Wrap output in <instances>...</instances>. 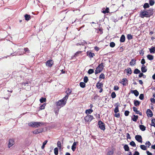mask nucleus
I'll return each mask as SVG.
<instances>
[{"mask_svg":"<svg viewBox=\"0 0 155 155\" xmlns=\"http://www.w3.org/2000/svg\"><path fill=\"white\" fill-rule=\"evenodd\" d=\"M129 112L128 111L126 110L125 111L124 114L126 116H127L129 115Z\"/></svg>","mask_w":155,"mask_h":155,"instance_id":"nucleus-55","label":"nucleus"},{"mask_svg":"<svg viewBox=\"0 0 155 155\" xmlns=\"http://www.w3.org/2000/svg\"><path fill=\"white\" fill-rule=\"evenodd\" d=\"M150 100L152 103H154L155 102V100L154 98H151Z\"/></svg>","mask_w":155,"mask_h":155,"instance_id":"nucleus-60","label":"nucleus"},{"mask_svg":"<svg viewBox=\"0 0 155 155\" xmlns=\"http://www.w3.org/2000/svg\"><path fill=\"white\" fill-rule=\"evenodd\" d=\"M139 127L140 129L143 131H144L146 129V127L143 125H140Z\"/></svg>","mask_w":155,"mask_h":155,"instance_id":"nucleus-23","label":"nucleus"},{"mask_svg":"<svg viewBox=\"0 0 155 155\" xmlns=\"http://www.w3.org/2000/svg\"><path fill=\"white\" fill-rule=\"evenodd\" d=\"M41 132V131L38 129H36L33 131L34 134H37Z\"/></svg>","mask_w":155,"mask_h":155,"instance_id":"nucleus-31","label":"nucleus"},{"mask_svg":"<svg viewBox=\"0 0 155 155\" xmlns=\"http://www.w3.org/2000/svg\"><path fill=\"white\" fill-rule=\"evenodd\" d=\"M151 121V125L155 127V119H153Z\"/></svg>","mask_w":155,"mask_h":155,"instance_id":"nucleus-39","label":"nucleus"},{"mask_svg":"<svg viewBox=\"0 0 155 155\" xmlns=\"http://www.w3.org/2000/svg\"><path fill=\"white\" fill-rule=\"evenodd\" d=\"M53 64V61L51 60H49L47 61L46 63V65L47 66L51 67Z\"/></svg>","mask_w":155,"mask_h":155,"instance_id":"nucleus-9","label":"nucleus"},{"mask_svg":"<svg viewBox=\"0 0 155 155\" xmlns=\"http://www.w3.org/2000/svg\"><path fill=\"white\" fill-rule=\"evenodd\" d=\"M54 153L55 155H57L58 154V148L56 147L54 149Z\"/></svg>","mask_w":155,"mask_h":155,"instance_id":"nucleus-29","label":"nucleus"},{"mask_svg":"<svg viewBox=\"0 0 155 155\" xmlns=\"http://www.w3.org/2000/svg\"><path fill=\"white\" fill-rule=\"evenodd\" d=\"M140 102L137 100H135L134 101V104L135 106H137L140 104Z\"/></svg>","mask_w":155,"mask_h":155,"instance_id":"nucleus-25","label":"nucleus"},{"mask_svg":"<svg viewBox=\"0 0 155 155\" xmlns=\"http://www.w3.org/2000/svg\"><path fill=\"white\" fill-rule=\"evenodd\" d=\"M111 96L113 98L115 97H116L115 93L114 92H112L111 94Z\"/></svg>","mask_w":155,"mask_h":155,"instance_id":"nucleus-44","label":"nucleus"},{"mask_svg":"<svg viewBox=\"0 0 155 155\" xmlns=\"http://www.w3.org/2000/svg\"><path fill=\"white\" fill-rule=\"evenodd\" d=\"M147 153L148 155H152V154L148 151H147Z\"/></svg>","mask_w":155,"mask_h":155,"instance_id":"nucleus-63","label":"nucleus"},{"mask_svg":"<svg viewBox=\"0 0 155 155\" xmlns=\"http://www.w3.org/2000/svg\"><path fill=\"white\" fill-rule=\"evenodd\" d=\"M104 68V65L103 63H101L97 67L95 71V73L96 74L101 72Z\"/></svg>","mask_w":155,"mask_h":155,"instance_id":"nucleus-4","label":"nucleus"},{"mask_svg":"<svg viewBox=\"0 0 155 155\" xmlns=\"http://www.w3.org/2000/svg\"><path fill=\"white\" fill-rule=\"evenodd\" d=\"M14 144V141L13 139H11L9 140L8 146L9 147H12Z\"/></svg>","mask_w":155,"mask_h":155,"instance_id":"nucleus-12","label":"nucleus"},{"mask_svg":"<svg viewBox=\"0 0 155 155\" xmlns=\"http://www.w3.org/2000/svg\"><path fill=\"white\" fill-rule=\"evenodd\" d=\"M25 19L26 20L28 21L29 20L30 18V15H28V14H26L25 15Z\"/></svg>","mask_w":155,"mask_h":155,"instance_id":"nucleus-28","label":"nucleus"},{"mask_svg":"<svg viewBox=\"0 0 155 155\" xmlns=\"http://www.w3.org/2000/svg\"><path fill=\"white\" fill-rule=\"evenodd\" d=\"M82 51H78L75 54V55L74 56H79V54H81Z\"/></svg>","mask_w":155,"mask_h":155,"instance_id":"nucleus-47","label":"nucleus"},{"mask_svg":"<svg viewBox=\"0 0 155 155\" xmlns=\"http://www.w3.org/2000/svg\"><path fill=\"white\" fill-rule=\"evenodd\" d=\"M98 125L99 128L102 130H104L105 129V126L104 124L101 120H99L98 122Z\"/></svg>","mask_w":155,"mask_h":155,"instance_id":"nucleus-5","label":"nucleus"},{"mask_svg":"<svg viewBox=\"0 0 155 155\" xmlns=\"http://www.w3.org/2000/svg\"><path fill=\"white\" fill-rule=\"evenodd\" d=\"M134 117L132 118V120L134 121H136L138 118V116H136L134 115Z\"/></svg>","mask_w":155,"mask_h":155,"instance_id":"nucleus-32","label":"nucleus"},{"mask_svg":"<svg viewBox=\"0 0 155 155\" xmlns=\"http://www.w3.org/2000/svg\"><path fill=\"white\" fill-rule=\"evenodd\" d=\"M57 145H58V147L60 148H61V142L60 141H58V143H57Z\"/></svg>","mask_w":155,"mask_h":155,"instance_id":"nucleus-52","label":"nucleus"},{"mask_svg":"<svg viewBox=\"0 0 155 155\" xmlns=\"http://www.w3.org/2000/svg\"><path fill=\"white\" fill-rule=\"evenodd\" d=\"M99 78H102L103 79H104L105 78L104 75L103 74H101L99 76Z\"/></svg>","mask_w":155,"mask_h":155,"instance_id":"nucleus-51","label":"nucleus"},{"mask_svg":"<svg viewBox=\"0 0 155 155\" xmlns=\"http://www.w3.org/2000/svg\"><path fill=\"white\" fill-rule=\"evenodd\" d=\"M93 111V110L92 109H90L86 110L85 111V113L87 114H91Z\"/></svg>","mask_w":155,"mask_h":155,"instance_id":"nucleus-22","label":"nucleus"},{"mask_svg":"<svg viewBox=\"0 0 155 155\" xmlns=\"http://www.w3.org/2000/svg\"><path fill=\"white\" fill-rule=\"evenodd\" d=\"M132 93H134L136 96H137L139 94L137 90L133 91Z\"/></svg>","mask_w":155,"mask_h":155,"instance_id":"nucleus-27","label":"nucleus"},{"mask_svg":"<svg viewBox=\"0 0 155 155\" xmlns=\"http://www.w3.org/2000/svg\"><path fill=\"white\" fill-rule=\"evenodd\" d=\"M46 101V99L45 98L43 97H41L40 100V101L41 103H43L44 102H45Z\"/></svg>","mask_w":155,"mask_h":155,"instance_id":"nucleus-38","label":"nucleus"},{"mask_svg":"<svg viewBox=\"0 0 155 155\" xmlns=\"http://www.w3.org/2000/svg\"><path fill=\"white\" fill-rule=\"evenodd\" d=\"M94 72V71L93 69H90L88 71V73L89 74H91L93 73Z\"/></svg>","mask_w":155,"mask_h":155,"instance_id":"nucleus-43","label":"nucleus"},{"mask_svg":"<svg viewBox=\"0 0 155 155\" xmlns=\"http://www.w3.org/2000/svg\"><path fill=\"white\" fill-rule=\"evenodd\" d=\"M136 63V60L134 59H132L130 63V64L132 66H134L135 65Z\"/></svg>","mask_w":155,"mask_h":155,"instance_id":"nucleus-14","label":"nucleus"},{"mask_svg":"<svg viewBox=\"0 0 155 155\" xmlns=\"http://www.w3.org/2000/svg\"><path fill=\"white\" fill-rule=\"evenodd\" d=\"M139 153L138 151H135L133 155H139Z\"/></svg>","mask_w":155,"mask_h":155,"instance_id":"nucleus-64","label":"nucleus"},{"mask_svg":"<svg viewBox=\"0 0 155 155\" xmlns=\"http://www.w3.org/2000/svg\"><path fill=\"white\" fill-rule=\"evenodd\" d=\"M126 135H127V138H128V139H130L131 138V137H130V136L129 134L128 133H127V134H126Z\"/></svg>","mask_w":155,"mask_h":155,"instance_id":"nucleus-61","label":"nucleus"},{"mask_svg":"<svg viewBox=\"0 0 155 155\" xmlns=\"http://www.w3.org/2000/svg\"><path fill=\"white\" fill-rule=\"evenodd\" d=\"M43 124L40 122H31L28 123V125L33 127H38Z\"/></svg>","mask_w":155,"mask_h":155,"instance_id":"nucleus-3","label":"nucleus"},{"mask_svg":"<svg viewBox=\"0 0 155 155\" xmlns=\"http://www.w3.org/2000/svg\"><path fill=\"white\" fill-rule=\"evenodd\" d=\"M68 97V95H66L62 100L59 101L56 103V105L58 106L62 107L66 104V101Z\"/></svg>","mask_w":155,"mask_h":155,"instance_id":"nucleus-2","label":"nucleus"},{"mask_svg":"<svg viewBox=\"0 0 155 155\" xmlns=\"http://www.w3.org/2000/svg\"><path fill=\"white\" fill-rule=\"evenodd\" d=\"M114 116L117 117H119L120 116V115L119 113L117 114L116 113L115 114Z\"/></svg>","mask_w":155,"mask_h":155,"instance_id":"nucleus-62","label":"nucleus"},{"mask_svg":"<svg viewBox=\"0 0 155 155\" xmlns=\"http://www.w3.org/2000/svg\"><path fill=\"white\" fill-rule=\"evenodd\" d=\"M85 44H87L86 42L85 41H83L81 43L79 42L78 43H77V46L79 45H84Z\"/></svg>","mask_w":155,"mask_h":155,"instance_id":"nucleus-24","label":"nucleus"},{"mask_svg":"<svg viewBox=\"0 0 155 155\" xmlns=\"http://www.w3.org/2000/svg\"><path fill=\"white\" fill-rule=\"evenodd\" d=\"M149 51L151 53H154L155 52V48L153 47H152L151 48H149Z\"/></svg>","mask_w":155,"mask_h":155,"instance_id":"nucleus-18","label":"nucleus"},{"mask_svg":"<svg viewBox=\"0 0 155 155\" xmlns=\"http://www.w3.org/2000/svg\"><path fill=\"white\" fill-rule=\"evenodd\" d=\"M45 104H43L42 105H41L40 107V110H42L45 108Z\"/></svg>","mask_w":155,"mask_h":155,"instance_id":"nucleus-45","label":"nucleus"},{"mask_svg":"<svg viewBox=\"0 0 155 155\" xmlns=\"http://www.w3.org/2000/svg\"><path fill=\"white\" fill-rule=\"evenodd\" d=\"M94 117L93 116L91 115H87L85 117V120L86 121H91L92 120Z\"/></svg>","mask_w":155,"mask_h":155,"instance_id":"nucleus-6","label":"nucleus"},{"mask_svg":"<svg viewBox=\"0 0 155 155\" xmlns=\"http://www.w3.org/2000/svg\"><path fill=\"white\" fill-rule=\"evenodd\" d=\"M147 69L146 67L144 65H143L141 68V70L142 72L145 73L147 72Z\"/></svg>","mask_w":155,"mask_h":155,"instance_id":"nucleus-13","label":"nucleus"},{"mask_svg":"<svg viewBox=\"0 0 155 155\" xmlns=\"http://www.w3.org/2000/svg\"><path fill=\"white\" fill-rule=\"evenodd\" d=\"M87 55L90 57H93V56H94V53H92L91 52L87 51Z\"/></svg>","mask_w":155,"mask_h":155,"instance_id":"nucleus-16","label":"nucleus"},{"mask_svg":"<svg viewBox=\"0 0 155 155\" xmlns=\"http://www.w3.org/2000/svg\"><path fill=\"white\" fill-rule=\"evenodd\" d=\"M141 63L143 64H144L145 63V60L143 58L141 60Z\"/></svg>","mask_w":155,"mask_h":155,"instance_id":"nucleus-57","label":"nucleus"},{"mask_svg":"<svg viewBox=\"0 0 155 155\" xmlns=\"http://www.w3.org/2000/svg\"><path fill=\"white\" fill-rule=\"evenodd\" d=\"M88 78L87 77H85L84 78V81L85 83H87L88 81Z\"/></svg>","mask_w":155,"mask_h":155,"instance_id":"nucleus-53","label":"nucleus"},{"mask_svg":"<svg viewBox=\"0 0 155 155\" xmlns=\"http://www.w3.org/2000/svg\"><path fill=\"white\" fill-rule=\"evenodd\" d=\"M125 71H126L128 74H129V75H130L132 73L131 69L129 68H128L127 69H126Z\"/></svg>","mask_w":155,"mask_h":155,"instance_id":"nucleus-15","label":"nucleus"},{"mask_svg":"<svg viewBox=\"0 0 155 155\" xmlns=\"http://www.w3.org/2000/svg\"><path fill=\"white\" fill-rule=\"evenodd\" d=\"M109 8H106V9H105V10H103L102 11V12L104 14L108 13L109 12Z\"/></svg>","mask_w":155,"mask_h":155,"instance_id":"nucleus-34","label":"nucleus"},{"mask_svg":"<svg viewBox=\"0 0 155 155\" xmlns=\"http://www.w3.org/2000/svg\"><path fill=\"white\" fill-rule=\"evenodd\" d=\"M113 153L114 152L113 150L110 151L107 153V155H113Z\"/></svg>","mask_w":155,"mask_h":155,"instance_id":"nucleus-50","label":"nucleus"},{"mask_svg":"<svg viewBox=\"0 0 155 155\" xmlns=\"http://www.w3.org/2000/svg\"><path fill=\"white\" fill-rule=\"evenodd\" d=\"M149 4L150 5H153L154 4V2L152 0H150L149 1Z\"/></svg>","mask_w":155,"mask_h":155,"instance_id":"nucleus-46","label":"nucleus"},{"mask_svg":"<svg viewBox=\"0 0 155 155\" xmlns=\"http://www.w3.org/2000/svg\"><path fill=\"white\" fill-rule=\"evenodd\" d=\"M115 46V44L114 42H111L110 43V46L112 48L114 47Z\"/></svg>","mask_w":155,"mask_h":155,"instance_id":"nucleus-49","label":"nucleus"},{"mask_svg":"<svg viewBox=\"0 0 155 155\" xmlns=\"http://www.w3.org/2000/svg\"><path fill=\"white\" fill-rule=\"evenodd\" d=\"M47 142H48V141L47 140H46L43 143V145L41 146V149H44V148H45V146L46 144L47 143Z\"/></svg>","mask_w":155,"mask_h":155,"instance_id":"nucleus-33","label":"nucleus"},{"mask_svg":"<svg viewBox=\"0 0 155 155\" xmlns=\"http://www.w3.org/2000/svg\"><path fill=\"white\" fill-rule=\"evenodd\" d=\"M136 140L139 142L142 143V138L141 136L139 135H136L135 137Z\"/></svg>","mask_w":155,"mask_h":155,"instance_id":"nucleus-8","label":"nucleus"},{"mask_svg":"<svg viewBox=\"0 0 155 155\" xmlns=\"http://www.w3.org/2000/svg\"><path fill=\"white\" fill-rule=\"evenodd\" d=\"M119 87L117 86H114V90H116V91H117L119 89Z\"/></svg>","mask_w":155,"mask_h":155,"instance_id":"nucleus-58","label":"nucleus"},{"mask_svg":"<svg viewBox=\"0 0 155 155\" xmlns=\"http://www.w3.org/2000/svg\"><path fill=\"white\" fill-rule=\"evenodd\" d=\"M28 83L29 82L28 81H27L26 82H24L22 83V85H24L25 86H27L28 87V88H26V87H25V88L27 90H29L30 89V87L28 85Z\"/></svg>","mask_w":155,"mask_h":155,"instance_id":"nucleus-10","label":"nucleus"},{"mask_svg":"<svg viewBox=\"0 0 155 155\" xmlns=\"http://www.w3.org/2000/svg\"><path fill=\"white\" fill-rule=\"evenodd\" d=\"M114 112L115 113H117L119 112V109L118 106H117L114 110Z\"/></svg>","mask_w":155,"mask_h":155,"instance_id":"nucleus-48","label":"nucleus"},{"mask_svg":"<svg viewBox=\"0 0 155 155\" xmlns=\"http://www.w3.org/2000/svg\"><path fill=\"white\" fill-rule=\"evenodd\" d=\"M146 145L149 147L151 145V143L149 141H147L146 143Z\"/></svg>","mask_w":155,"mask_h":155,"instance_id":"nucleus-59","label":"nucleus"},{"mask_svg":"<svg viewBox=\"0 0 155 155\" xmlns=\"http://www.w3.org/2000/svg\"><path fill=\"white\" fill-rule=\"evenodd\" d=\"M130 144L134 147H135L136 146L135 143L133 141H132L130 143Z\"/></svg>","mask_w":155,"mask_h":155,"instance_id":"nucleus-41","label":"nucleus"},{"mask_svg":"<svg viewBox=\"0 0 155 155\" xmlns=\"http://www.w3.org/2000/svg\"><path fill=\"white\" fill-rule=\"evenodd\" d=\"M96 86L98 89L101 88L103 87V84L98 82Z\"/></svg>","mask_w":155,"mask_h":155,"instance_id":"nucleus-19","label":"nucleus"},{"mask_svg":"<svg viewBox=\"0 0 155 155\" xmlns=\"http://www.w3.org/2000/svg\"><path fill=\"white\" fill-rule=\"evenodd\" d=\"M143 94H140L139 98L140 100H143Z\"/></svg>","mask_w":155,"mask_h":155,"instance_id":"nucleus-54","label":"nucleus"},{"mask_svg":"<svg viewBox=\"0 0 155 155\" xmlns=\"http://www.w3.org/2000/svg\"><path fill=\"white\" fill-rule=\"evenodd\" d=\"M133 110L134 112H136V114H139V111L137 110V108L136 107H133Z\"/></svg>","mask_w":155,"mask_h":155,"instance_id":"nucleus-35","label":"nucleus"},{"mask_svg":"<svg viewBox=\"0 0 155 155\" xmlns=\"http://www.w3.org/2000/svg\"><path fill=\"white\" fill-rule=\"evenodd\" d=\"M143 7L144 8H149V5L148 3H145L144 4Z\"/></svg>","mask_w":155,"mask_h":155,"instance_id":"nucleus-40","label":"nucleus"},{"mask_svg":"<svg viewBox=\"0 0 155 155\" xmlns=\"http://www.w3.org/2000/svg\"><path fill=\"white\" fill-rule=\"evenodd\" d=\"M122 84L124 85H125L127 84V80L126 78H124L122 81Z\"/></svg>","mask_w":155,"mask_h":155,"instance_id":"nucleus-17","label":"nucleus"},{"mask_svg":"<svg viewBox=\"0 0 155 155\" xmlns=\"http://www.w3.org/2000/svg\"><path fill=\"white\" fill-rule=\"evenodd\" d=\"M80 87L82 88H84L85 87V84L83 82H81L80 83Z\"/></svg>","mask_w":155,"mask_h":155,"instance_id":"nucleus-30","label":"nucleus"},{"mask_svg":"<svg viewBox=\"0 0 155 155\" xmlns=\"http://www.w3.org/2000/svg\"><path fill=\"white\" fill-rule=\"evenodd\" d=\"M140 71L138 69H136L134 70V73L135 74H138L140 73Z\"/></svg>","mask_w":155,"mask_h":155,"instance_id":"nucleus-36","label":"nucleus"},{"mask_svg":"<svg viewBox=\"0 0 155 155\" xmlns=\"http://www.w3.org/2000/svg\"><path fill=\"white\" fill-rule=\"evenodd\" d=\"M125 41V37L124 35H122L120 38V41L121 42H124Z\"/></svg>","mask_w":155,"mask_h":155,"instance_id":"nucleus-20","label":"nucleus"},{"mask_svg":"<svg viewBox=\"0 0 155 155\" xmlns=\"http://www.w3.org/2000/svg\"><path fill=\"white\" fill-rule=\"evenodd\" d=\"M77 144H78V142H74L73 143L71 146V149L73 152H74L75 151V150L76 149V147H77Z\"/></svg>","mask_w":155,"mask_h":155,"instance_id":"nucleus-7","label":"nucleus"},{"mask_svg":"<svg viewBox=\"0 0 155 155\" xmlns=\"http://www.w3.org/2000/svg\"><path fill=\"white\" fill-rule=\"evenodd\" d=\"M153 14V9L150 8L148 10H141L140 12V16L142 18L150 17Z\"/></svg>","mask_w":155,"mask_h":155,"instance_id":"nucleus-1","label":"nucleus"},{"mask_svg":"<svg viewBox=\"0 0 155 155\" xmlns=\"http://www.w3.org/2000/svg\"><path fill=\"white\" fill-rule=\"evenodd\" d=\"M147 57L148 59L150 60H152L153 59V56L151 55H148L147 56Z\"/></svg>","mask_w":155,"mask_h":155,"instance_id":"nucleus-21","label":"nucleus"},{"mask_svg":"<svg viewBox=\"0 0 155 155\" xmlns=\"http://www.w3.org/2000/svg\"><path fill=\"white\" fill-rule=\"evenodd\" d=\"M147 116L149 117H151L153 116V113L150 109H148L147 110Z\"/></svg>","mask_w":155,"mask_h":155,"instance_id":"nucleus-11","label":"nucleus"},{"mask_svg":"<svg viewBox=\"0 0 155 155\" xmlns=\"http://www.w3.org/2000/svg\"><path fill=\"white\" fill-rule=\"evenodd\" d=\"M124 148L125 150L126 151H129V148L128 145L127 144L124 145Z\"/></svg>","mask_w":155,"mask_h":155,"instance_id":"nucleus-26","label":"nucleus"},{"mask_svg":"<svg viewBox=\"0 0 155 155\" xmlns=\"http://www.w3.org/2000/svg\"><path fill=\"white\" fill-rule=\"evenodd\" d=\"M140 147L141 149L143 150H146L147 149L146 147L144 145H141Z\"/></svg>","mask_w":155,"mask_h":155,"instance_id":"nucleus-37","label":"nucleus"},{"mask_svg":"<svg viewBox=\"0 0 155 155\" xmlns=\"http://www.w3.org/2000/svg\"><path fill=\"white\" fill-rule=\"evenodd\" d=\"M139 77L140 78L143 77L144 78H145L146 77V76L143 73H140L139 74Z\"/></svg>","mask_w":155,"mask_h":155,"instance_id":"nucleus-42","label":"nucleus"},{"mask_svg":"<svg viewBox=\"0 0 155 155\" xmlns=\"http://www.w3.org/2000/svg\"><path fill=\"white\" fill-rule=\"evenodd\" d=\"M127 37L128 39H130L132 38V36L129 34L128 35Z\"/></svg>","mask_w":155,"mask_h":155,"instance_id":"nucleus-56","label":"nucleus"}]
</instances>
